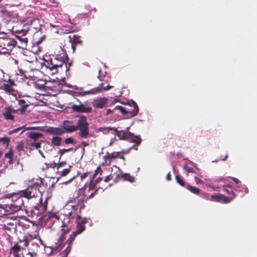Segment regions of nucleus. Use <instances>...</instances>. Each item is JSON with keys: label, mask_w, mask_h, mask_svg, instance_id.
<instances>
[{"label": "nucleus", "mask_w": 257, "mask_h": 257, "mask_svg": "<svg viewBox=\"0 0 257 257\" xmlns=\"http://www.w3.org/2000/svg\"><path fill=\"white\" fill-rule=\"evenodd\" d=\"M40 184L38 182L33 183L27 188L19 191L17 193L12 197V202L10 206L15 211L22 209L24 207V203L23 198L30 200L33 198H39V202L34 207V208L38 210V213H44L47 208L48 202L46 199L43 202L41 192L40 190Z\"/></svg>", "instance_id": "obj_1"}, {"label": "nucleus", "mask_w": 257, "mask_h": 257, "mask_svg": "<svg viewBox=\"0 0 257 257\" xmlns=\"http://www.w3.org/2000/svg\"><path fill=\"white\" fill-rule=\"evenodd\" d=\"M107 186L97 187L93 183V178H91L88 184H85L84 186L80 190V191L83 194V197L77 199V203L76 204L72 205L69 203L65 207V211H70L66 214L69 216H71L77 210L78 208L81 210L84 207L83 201L84 199L88 200L92 199L97 194L98 189H101L103 190L107 188Z\"/></svg>", "instance_id": "obj_2"}, {"label": "nucleus", "mask_w": 257, "mask_h": 257, "mask_svg": "<svg viewBox=\"0 0 257 257\" xmlns=\"http://www.w3.org/2000/svg\"><path fill=\"white\" fill-rule=\"evenodd\" d=\"M62 130L65 133H71L79 130L78 135L81 138H87L89 136V123L87 121L86 117L81 115L77 125H73L70 120H64L61 124Z\"/></svg>", "instance_id": "obj_3"}, {"label": "nucleus", "mask_w": 257, "mask_h": 257, "mask_svg": "<svg viewBox=\"0 0 257 257\" xmlns=\"http://www.w3.org/2000/svg\"><path fill=\"white\" fill-rule=\"evenodd\" d=\"M62 54L63 56H53L48 60L45 61L44 63V66L50 71H52V74L58 73V68H62L64 65L66 71L69 70L71 63H69V67H68L67 64L65 63V61L68 59V57L65 52L62 53Z\"/></svg>", "instance_id": "obj_4"}, {"label": "nucleus", "mask_w": 257, "mask_h": 257, "mask_svg": "<svg viewBox=\"0 0 257 257\" xmlns=\"http://www.w3.org/2000/svg\"><path fill=\"white\" fill-rule=\"evenodd\" d=\"M127 104L128 105V107H123L121 106L117 105L114 107V109L119 110L124 115L129 117L136 115L139 112V107L137 103L131 100L127 102Z\"/></svg>", "instance_id": "obj_5"}, {"label": "nucleus", "mask_w": 257, "mask_h": 257, "mask_svg": "<svg viewBox=\"0 0 257 257\" xmlns=\"http://www.w3.org/2000/svg\"><path fill=\"white\" fill-rule=\"evenodd\" d=\"M68 211H65V208H64V214L65 215L66 217L62 221V226L64 227V228L62 229L59 233L60 235L57 242V247L60 246L63 243L64 240L66 238V234L69 231V228L66 224L69 222L70 218H73V216H72V214L70 216L66 214L68 213Z\"/></svg>", "instance_id": "obj_6"}, {"label": "nucleus", "mask_w": 257, "mask_h": 257, "mask_svg": "<svg viewBox=\"0 0 257 257\" xmlns=\"http://www.w3.org/2000/svg\"><path fill=\"white\" fill-rule=\"evenodd\" d=\"M20 242H23V245H20L18 243L14 244V246L11 247L10 249V255H13L14 257H21L23 254V249L24 247L28 246L29 241L27 238H25L23 241H20Z\"/></svg>", "instance_id": "obj_7"}, {"label": "nucleus", "mask_w": 257, "mask_h": 257, "mask_svg": "<svg viewBox=\"0 0 257 257\" xmlns=\"http://www.w3.org/2000/svg\"><path fill=\"white\" fill-rule=\"evenodd\" d=\"M68 39L71 45L70 51L68 50V52L74 53L75 51L76 46L77 45H81L82 41L80 39L79 36L74 34L69 35L68 36Z\"/></svg>", "instance_id": "obj_8"}, {"label": "nucleus", "mask_w": 257, "mask_h": 257, "mask_svg": "<svg viewBox=\"0 0 257 257\" xmlns=\"http://www.w3.org/2000/svg\"><path fill=\"white\" fill-rule=\"evenodd\" d=\"M19 109H15L12 106L5 107L3 110V115L6 120L14 121L15 116L14 113H17Z\"/></svg>", "instance_id": "obj_9"}, {"label": "nucleus", "mask_w": 257, "mask_h": 257, "mask_svg": "<svg viewBox=\"0 0 257 257\" xmlns=\"http://www.w3.org/2000/svg\"><path fill=\"white\" fill-rule=\"evenodd\" d=\"M126 141L134 143L135 144L131 147V148H134L136 150H138L137 147L142 142V139L140 136H136L131 132L129 133Z\"/></svg>", "instance_id": "obj_10"}, {"label": "nucleus", "mask_w": 257, "mask_h": 257, "mask_svg": "<svg viewBox=\"0 0 257 257\" xmlns=\"http://www.w3.org/2000/svg\"><path fill=\"white\" fill-rule=\"evenodd\" d=\"M62 128L61 125H60L59 127L45 126V130L44 131V132L49 134L60 136L64 134V131Z\"/></svg>", "instance_id": "obj_11"}, {"label": "nucleus", "mask_w": 257, "mask_h": 257, "mask_svg": "<svg viewBox=\"0 0 257 257\" xmlns=\"http://www.w3.org/2000/svg\"><path fill=\"white\" fill-rule=\"evenodd\" d=\"M108 100L105 97L94 99L92 102V105L95 108H102L106 106Z\"/></svg>", "instance_id": "obj_12"}, {"label": "nucleus", "mask_w": 257, "mask_h": 257, "mask_svg": "<svg viewBox=\"0 0 257 257\" xmlns=\"http://www.w3.org/2000/svg\"><path fill=\"white\" fill-rule=\"evenodd\" d=\"M73 111L79 113H89L92 112V108L80 103L79 105L74 104L72 106Z\"/></svg>", "instance_id": "obj_13"}, {"label": "nucleus", "mask_w": 257, "mask_h": 257, "mask_svg": "<svg viewBox=\"0 0 257 257\" xmlns=\"http://www.w3.org/2000/svg\"><path fill=\"white\" fill-rule=\"evenodd\" d=\"M116 169H118V173L116 175V177L115 179H122L123 181H127L130 182H134L135 178L134 177L131 176L128 173H124L121 174L120 170L117 167H115Z\"/></svg>", "instance_id": "obj_14"}, {"label": "nucleus", "mask_w": 257, "mask_h": 257, "mask_svg": "<svg viewBox=\"0 0 257 257\" xmlns=\"http://www.w3.org/2000/svg\"><path fill=\"white\" fill-rule=\"evenodd\" d=\"M17 33L21 35H16V38L22 44L27 45L28 42V38L26 37L27 31L24 30L21 31H17Z\"/></svg>", "instance_id": "obj_15"}, {"label": "nucleus", "mask_w": 257, "mask_h": 257, "mask_svg": "<svg viewBox=\"0 0 257 257\" xmlns=\"http://www.w3.org/2000/svg\"><path fill=\"white\" fill-rule=\"evenodd\" d=\"M112 87V86L109 85L105 86L104 83H101L99 84L98 87L92 89L91 91L92 93L95 94L102 91L108 90Z\"/></svg>", "instance_id": "obj_16"}, {"label": "nucleus", "mask_w": 257, "mask_h": 257, "mask_svg": "<svg viewBox=\"0 0 257 257\" xmlns=\"http://www.w3.org/2000/svg\"><path fill=\"white\" fill-rule=\"evenodd\" d=\"M27 136L34 142H36L39 138H42L43 135L38 132H30L27 133Z\"/></svg>", "instance_id": "obj_17"}, {"label": "nucleus", "mask_w": 257, "mask_h": 257, "mask_svg": "<svg viewBox=\"0 0 257 257\" xmlns=\"http://www.w3.org/2000/svg\"><path fill=\"white\" fill-rule=\"evenodd\" d=\"M128 127L127 128L126 130H121L118 131L117 132H115L117 133L116 135V136L118 137L120 140H126L127 137L129 134L130 132L128 131Z\"/></svg>", "instance_id": "obj_18"}, {"label": "nucleus", "mask_w": 257, "mask_h": 257, "mask_svg": "<svg viewBox=\"0 0 257 257\" xmlns=\"http://www.w3.org/2000/svg\"><path fill=\"white\" fill-rule=\"evenodd\" d=\"M235 197V194H233L232 196H230L229 197L225 196V195L221 194L220 197V202L223 203H230L232 200L234 199Z\"/></svg>", "instance_id": "obj_19"}, {"label": "nucleus", "mask_w": 257, "mask_h": 257, "mask_svg": "<svg viewBox=\"0 0 257 257\" xmlns=\"http://www.w3.org/2000/svg\"><path fill=\"white\" fill-rule=\"evenodd\" d=\"M10 142V139L7 136L0 138V144H1V145L3 147V148L5 149L8 148Z\"/></svg>", "instance_id": "obj_20"}, {"label": "nucleus", "mask_w": 257, "mask_h": 257, "mask_svg": "<svg viewBox=\"0 0 257 257\" xmlns=\"http://www.w3.org/2000/svg\"><path fill=\"white\" fill-rule=\"evenodd\" d=\"M62 139L59 136H53L51 139V144L55 146H60L61 145Z\"/></svg>", "instance_id": "obj_21"}, {"label": "nucleus", "mask_w": 257, "mask_h": 257, "mask_svg": "<svg viewBox=\"0 0 257 257\" xmlns=\"http://www.w3.org/2000/svg\"><path fill=\"white\" fill-rule=\"evenodd\" d=\"M19 104L21 106V108L19 109V111L21 113H23L25 112L26 108L29 106L28 104L26 103V101L24 99H20L19 100Z\"/></svg>", "instance_id": "obj_22"}, {"label": "nucleus", "mask_w": 257, "mask_h": 257, "mask_svg": "<svg viewBox=\"0 0 257 257\" xmlns=\"http://www.w3.org/2000/svg\"><path fill=\"white\" fill-rule=\"evenodd\" d=\"M85 229V226L84 225L83 222H78L76 226L75 232L78 234L81 233Z\"/></svg>", "instance_id": "obj_23"}, {"label": "nucleus", "mask_w": 257, "mask_h": 257, "mask_svg": "<svg viewBox=\"0 0 257 257\" xmlns=\"http://www.w3.org/2000/svg\"><path fill=\"white\" fill-rule=\"evenodd\" d=\"M13 149L11 148L9 152L6 153L5 155V158L9 159L8 162L10 165L13 164Z\"/></svg>", "instance_id": "obj_24"}, {"label": "nucleus", "mask_w": 257, "mask_h": 257, "mask_svg": "<svg viewBox=\"0 0 257 257\" xmlns=\"http://www.w3.org/2000/svg\"><path fill=\"white\" fill-rule=\"evenodd\" d=\"M99 131L102 132L104 134H108L110 131L113 132H117V129L115 127L108 126V127H101L99 128Z\"/></svg>", "instance_id": "obj_25"}, {"label": "nucleus", "mask_w": 257, "mask_h": 257, "mask_svg": "<svg viewBox=\"0 0 257 257\" xmlns=\"http://www.w3.org/2000/svg\"><path fill=\"white\" fill-rule=\"evenodd\" d=\"M187 189L189 190L192 193L198 195L200 192V189L199 188L191 186L190 185L187 184L186 186Z\"/></svg>", "instance_id": "obj_26"}, {"label": "nucleus", "mask_w": 257, "mask_h": 257, "mask_svg": "<svg viewBox=\"0 0 257 257\" xmlns=\"http://www.w3.org/2000/svg\"><path fill=\"white\" fill-rule=\"evenodd\" d=\"M78 235L75 231L72 232V233L70 235L69 237L66 240V243L67 244H72V242L74 240L76 236Z\"/></svg>", "instance_id": "obj_27"}, {"label": "nucleus", "mask_w": 257, "mask_h": 257, "mask_svg": "<svg viewBox=\"0 0 257 257\" xmlns=\"http://www.w3.org/2000/svg\"><path fill=\"white\" fill-rule=\"evenodd\" d=\"M72 168V166L71 165H69L68 168L64 169L63 170H60L59 171V172L60 173V174L59 175L60 176L64 177V176H66L67 174H68L69 173Z\"/></svg>", "instance_id": "obj_28"}, {"label": "nucleus", "mask_w": 257, "mask_h": 257, "mask_svg": "<svg viewBox=\"0 0 257 257\" xmlns=\"http://www.w3.org/2000/svg\"><path fill=\"white\" fill-rule=\"evenodd\" d=\"M102 158L103 160V162L102 164V165H105L107 166H109L111 165V161L109 158L108 156L106 154L105 156H103Z\"/></svg>", "instance_id": "obj_29"}, {"label": "nucleus", "mask_w": 257, "mask_h": 257, "mask_svg": "<svg viewBox=\"0 0 257 257\" xmlns=\"http://www.w3.org/2000/svg\"><path fill=\"white\" fill-rule=\"evenodd\" d=\"M106 154L111 161L113 160L116 159L118 158V152H113L112 153L106 152Z\"/></svg>", "instance_id": "obj_30"}, {"label": "nucleus", "mask_w": 257, "mask_h": 257, "mask_svg": "<svg viewBox=\"0 0 257 257\" xmlns=\"http://www.w3.org/2000/svg\"><path fill=\"white\" fill-rule=\"evenodd\" d=\"M3 89L7 92H12L14 91V89L13 88V87L8 84H4L3 86Z\"/></svg>", "instance_id": "obj_31"}, {"label": "nucleus", "mask_w": 257, "mask_h": 257, "mask_svg": "<svg viewBox=\"0 0 257 257\" xmlns=\"http://www.w3.org/2000/svg\"><path fill=\"white\" fill-rule=\"evenodd\" d=\"M175 179L176 182L182 187H186V185L187 184L186 183H185L182 180V179L178 175L175 176Z\"/></svg>", "instance_id": "obj_32"}, {"label": "nucleus", "mask_w": 257, "mask_h": 257, "mask_svg": "<svg viewBox=\"0 0 257 257\" xmlns=\"http://www.w3.org/2000/svg\"><path fill=\"white\" fill-rule=\"evenodd\" d=\"M221 196V194H218L212 195L211 196L210 200L212 201L220 202Z\"/></svg>", "instance_id": "obj_33"}, {"label": "nucleus", "mask_w": 257, "mask_h": 257, "mask_svg": "<svg viewBox=\"0 0 257 257\" xmlns=\"http://www.w3.org/2000/svg\"><path fill=\"white\" fill-rule=\"evenodd\" d=\"M24 144L22 142H19L18 143L16 147V150L18 152H21V151H24Z\"/></svg>", "instance_id": "obj_34"}, {"label": "nucleus", "mask_w": 257, "mask_h": 257, "mask_svg": "<svg viewBox=\"0 0 257 257\" xmlns=\"http://www.w3.org/2000/svg\"><path fill=\"white\" fill-rule=\"evenodd\" d=\"M64 143L65 144H73L74 145L76 142L72 137L67 138L64 139Z\"/></svg>", "instance_id": "obj_35"}, {"label": "nucleus", "mask_w": 257, "mask_h": 257, "mask_svg": "<svg viewBox=\"0 0 257 257\" xmlns=\"http://www.w3.org/2000/svg\"><path fill=\"white\" fill-rule=\"evenodd\" d=\"M41 142H44V141L41 140V142L38 143L32 142L30 145L32 147H35L36 149L39 150L41 147Z\"/></svg>", "instance_id": "obj_36"}, {"label": "nucleus", "mask_w": 257, "mask_h": 257, "mask_svg": "<svg viewBox=\"0 0 257 257\" xmlns=\"http://www.w3.org/2000/svg\"><path fill=\"white\" fill-rule=\"evenodd\" d=\"M223 191L225 192L228 194H230V196H232L233 194H235L234 192L232 190V188H231V189H228L226 188V186H223Z\"/></svg>", "instance_id": "obj_37"}, {"label": "nucleus", "mask_w": 257, "mask_h": 257, "mask_svg": "<svg viewBox=\"0 0 257 257\" xmlns=\"http://www.w3.org/2000/svg\"><path fill=\"white\" fill-rule=\"evenodd\" d=\"M184 169L188 173H195L194 169L188 166L187 165L184 166Z\"/></svg>", "instance_id": "obj_38"}, {"label": "nucleus", "mask_w": 257, "mask_h": 257, "mask_svg": "<svg viewBox=\"0 0 257 257\" xmlns=\"http://www.w3.org/2000/svg\"><path fill=\"white\" fill-rule=\"evenodd\" d=\"M23 127L24 126H21V127H19L13 129V130H12V131L9 132V135H11V134H13L14 133H16L19 132L20 131H21V130H22Z\"/></svg>", "instance_id": "obj_39"}, {"label": "nucleus", "mask_w": 257, "mask_h": 257, "mask_svg": "<svg viewBox=\"0 0 257 257\" xmlns=\"http://www.w3.org/2000/svg\"><path fill=\"white\" fill-rule=\"evenodd\" d=\"M45 165L46 166V169H48L49 168H55L57 166V163H56L55 162H53L52 163H49V164L46 163Z\"/></svg>", "instance_id": "obj_40"}, {"label": "nucleus", "mask_w": 257, "mask_h": 257, "mask_svg": "<svg viewBox=\"0 0 257 257\" xmlns=\"http://www.w3.org/2000/svg\"><path fill=\"white\" fill-rule=\"evenodd\" d=\"M113 176L112 174H110V175L106 176L104 179V181L105 182H109L110 180L113 179Z\"/></svg>", "instance_id": "obj_41"}, {"label": "nucleus", "mask_w": 257, "mask_h": 257, "mask_svg": "<svg viewBox=\"0 0 257 257\" xmlns=\"http://www.w3.org/2000/svg\"><path fill=\"white\" fill-rule=\"evenodd\" d=\"M24 76L26 78H31L33 80H35L37 78V77H35L34 75H30L28 74H25Z\"/></svg>", "instance_id": "obj_42"}, {"label": "nucleus", "mask_w": 257, "mask_h": 257, "mask_svg": "<svg viewBox=\"0 0 257 257\" xmlns=\"http://www.w3.org/2000/svg\"><path fill=\"white\" fill-rule=\"evenodd\" d=\"M39 130L44 132V130H45V126H34L32 127V130Z\"/></svg>", "instance_id": "obj_43"}, {"label": "nucleus", "mask_w": 257, "mask_h": 257, "mask_svg": "<svg viewBox=\"0 0 257 257\" xmlns=\"http://www.w3.org/2000/svg\"><path fill=\"white\" fill-rule=\"evenodd\" d=\"M35 87L40 90L43 89L45 88V84H40L37 83H36Z\"/></svg>", "instance_id": "obj_44"}, {"label": "nucleus", "mask_w": 257, "mask_h": 257, "mask_svg": "<svg viewBox=\"0 0 257 257\" xmlns=\"http://www.w3.org/2000/svg\"><path fill=\"white\" fill-rule=\"evenodd\" d=\"M72 245L68 244V246L66 247V248L65 250V252H66V254L67 255L70 251L71 249Z\"/></svg>", "instance_id": "obj_45"}, {"label": "nucleus", "mask_w": 257, "mask_h": 257, "mask_svg": "<svg viewBox=\"0 0 257 257\" xmlns=\"http://www.w3.org/2000/svg\"><path fill=\"white\" fill-rule=\"evenodd\" d=\"M67 164V162L66 161H62L61 162H59L58 163H57V166H59V168L60 167H63L64 166H65Z\"/></svg>", "instance_id": "obj_46"}, {"label": "nucleus", "mask_w": 257, "mask_h": 257, "mask_svg": "<svg viewBox=\"0 0 257 257\" xmlns=\"http://www.w3.org/2000/svg\"><path fill=\"white\" fill-rule=\"evenodd\" d=\"M99 172H102L101 168L100 166H98L97 167L96 169L95 170V173L93 175V179L94 178V177Z\"/></svg>", "instance_id": "obj_47"}, {"label": "nucleus", "mask_w": 257, "mask_h": 257, "mask_svg": "<svg viewBox=\"0 0 257 257\" xmlns=\"http://www.w3.org/2000/svg\"><path fill=\"white\" fill-rule=\"evenodd\" d=\"M1 38L3 40L6 41V42L4 43V47L6 46V45H7V46L9 45V44H10V42H9L10 40L9 39H8L7 38H4V37H2Z\"/></svg>", "instance_id": "obj_48"}, {"label": "nucleus", "mask_w": 257, "mask_h": 257, "mask_svg": "<svg viewBox=\"0 0 257 257\" xmlns=\"http://www.w3.org/2000/svg\"><path fill=\"white\" fill-rule=\"evenodd\" d=\"M194 179L196 181V183L197 184H203V181L200 179L199 178H198L197 177H194Z\"/></svg>", "instance_id": "obj_49"}, {"label": "nucleus", "mask_w": 257, "mask_h": 257, "mask_svg": "<svg viewBox=\"0 0 257 257\" xmlns=\"http://www.w3.org/2000/svg\"><path fill=\"white\" fill-rule=\"evenodd\" d=\"M45 38H46L45 36H43L39 38V40H38V41H37V42H35V43H36V44L37 45H39V44H40L42 42V41H43L44 39H45Z\"/></svg>", "instance_id": "obj_50"}, {"label": "nucleus", "mask_w": 257, "mask_h": 257, "mask_svg": "<svg viewBox=\"0 0 257 257\" xmlns=\"http://www.w3.org/2000/svg\"><path fill=\"white\" fill-rule=\"evenodd\" d=\"M132 149H134V148H131V147H130L129 149H128L127 150H122L120 152L121 154H127L128 153H129V152H130V151L132 150Z\"/></svg>", "instance_id": "obj_51"}, {"label": "nucleus", "mask_w": 257, "mask_h": 257, "mask_svg": "<svg viewBox=\"0 0 257 257\" xmlns=\"http://www.w3.org/2000/svg\"><path fill=\"white\" fill-rule=\"evenodd\" d=\"M67 152V151L66 149H63L62 150H60V151H59V154L60 155V158H61L62 156H63L65 153H66Z\"/></svg>", "instance_id": "obj_52"}, {"label": "nucleus", "mask_w": 257, "mask_h": 257, "mask_svg": "<svg viewBox=\"0 0 257 257\" xmlns=\"http://www.w3.org/2000/svg\"><path fill=\"white\" fill-rule=\"evenodd\" d=\"M102 180V178L101 177H98L94 181H93V183H95V185L96 186V185L100 183Z\"/></svg>", "instance_id": "obj_53"}, {"label": "nucleus", "mask_w": 257, "mask_h": 257, "mask_svg": "<svg viewBox=\"0 0 257 257\" xmlns=\"http://www.w3.org/2000/svg\"><path fill=\"white\" fill-rule=\"evenodd\" d=\"M115 110V109H114V108L113 109H107L106 110V113H105V115H107L110 113H112Z\"/></svg>", "instance_id": "obj_54"}, {"label": "nucleus", "mask_w": 257, "mask_h": 257, "mask_svg": "<svg viewBox=\"0 0 257 257\" xmlns=\"http://www.w3.org/2000/svg\"><path fill=\"white\" fill-rule=\"evenodd\" d=\"M118 152V154L117 158H119V159H122L123 160H125V158L123 156V154H121V152Z\"/></svg>", "instance_id": "obj_55"}, {"label": "nucleus", "mask_w": 257, "mask_h": 257, "mask_svg": "<svg viewBox=\"0 0 257 257\" xmlns=\"http://www.w3.org/2000/svg\"><path fill=\"white\" fill-rule=\"evenodd\" d=\"M28 254L31 257H36L37 256V253L36 252H29L28 253Z\"/></svg>", "instance_id": "obj_56"}, {"label": "nucleus", "mask_w": 257, "mask_h": 257, "mask_svg": "<svg viewBox=\"0 0 257 257\" xmlns=\"http://www.w3.org/2000/svg\"><path fill=\"white\" fill-rule=\"evenodd\" d=\"M88 175V173H83L82 175H81V180H83L85 178H86L87 177Z\"/></svg>", "instance_id": "obj_57"}, {"label": "nucleus", "mask_w": 257, "mask_h": 257, "mask_svg": "<svg viewBox=\"0 0 257 257\" xmlns=\"http://www.w3.org/2000/svg\"><path fill=\"white\" fill-rule=\"evenodd\" d=\"M100 73H101V70H100L99 71V74H98V75L97 76L98 78L99 79V80L101 81H105V80L101 78V76H100Z\"/></svg>", "instance_id": "obj_58"}, {"label": "nucleus", "mask_w": 257, "mask_h": 257, "mask_svg": "<svg viewBox=\"0 0 257 257\" xmlns=\"http://www.w3.org/2000/svg\"><path fill=\"white\" fill-rule=\"evenodd\" d=\"M232 180L236 184H238L240 181L238 179H237V178H234V177H232Z\"/></svg>", "instance_id": "obj_59"}, {"label": "nucleus", "mask_w": 257, "mask_h": 257, "mask_svg": "<svg viewBox=\"0 0 257 257\" xmlns=\"http://www.w3.org/2000/svg\"><path fill=\"white\" fill-rule=\"evenodd\" d=\"M166 179H167V180H168V181H169V180H171V173H170V172H169V173L167 174V175H166Z\"/></svg>", "instance_id": "obj_60"}, {"label": "nucleus", "mask_w": 257, "mask_h": 257, "mask_svg": "<svg viewBox=\"0 0 257 257\" xmlns=\"http://www.w3.org/2000/svg\"><path fill=\"white\" fill-rule=\"evenodd\" d=\"M56 167H57V173L58 174L60 175V173L59 171L63 170L64 169H62V167L59 168V166H56Z\"/></svg>", "instance_id": "obj_61"}, {"label": "nucleus", "mask_w": 257, "mask_h": 257, "mask_svg": "<svg viewBox=\"0 0 257 257\" xmlns=\"http://www.w3.org/2000/svg\"><path fill=\"white\" fill-rule=\"evenodd\" d=\"M81 145L84 147H85L88 145V144L87 142L83 141L81 142Z\"/></svg>", "instance_id": "obj_62"}, {"label": "nucleus", "mask_w": 257, "mask_h": 257, "mask_svg": "<svg viewBox=\"0 0 257 257\" xmlns=\"http://www.w3.org/2000/svg\"><path fill=\"white\" fill-rule=\"evenodd\" d=\"M66 150L67 151V152H70V151H74V152L76 151V149H74L73 148L67 149Z\"/></svg>", "instance_id": "obj_63"}, {"label": "nucleus", "mask_w": 257, "mask_h": 257, "mask_svg": "<svg viewBox=\"0 0 257 257\" xmlns=\"http://www.w3.org/2000/svg\"><path fill=\"white\" fill-rule=\"evenodd\" d=\"M79 222H83L84 223V225H85V224L87 222V220L86 218H84L82 220H81V221H79Z\"/></svg>", "instance_id": "obj_64"}]
</instances>
